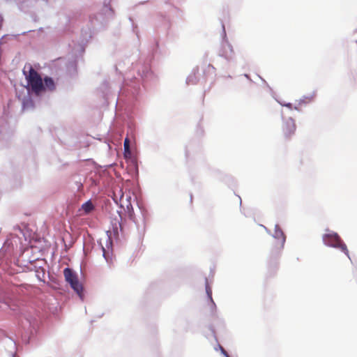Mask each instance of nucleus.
<instances>
[{
    "instance_id": "1",
    "label": "nucleus",
    "mask_w": 357,
    "mask_h": 357,
    "mask_svg": "<svg viewBox=\"0 0 357 357\" xmlns=\"http://www.w3.org/2000/svg\"><path fill=\"white\" fill-rule=\"evenodd\" d=\"M21 238L16 235L10 234L0 250L3 256H11L15 251L21 248Z\"/></svg>"
},
{
    "instance_id": "2",
    "label": "nucleus",
    "mask_w": 357,
    "mask_h": 357,
    "mask_svg": "<svg viewBox=\"0 0 357 357\" xmlns=\"http://www.w3.org/2000/svg\"><path fill=\"white\" fill-rule=\"evenodd\" d=\"M323 241L325 245L340 249L345 255L349 256V251L345 243L342 241L337 233L331 231L323 236Z\"/></svg>"
},
{
    "instance_id": "3",
    "label": "nucleus",
    "mask_w": 357,
    "mask_h": 357,
    "mask_svg": "<svg viewBox=\"0 0 357 357\" xmlns=\"http://www.w3.org/2000/svg\"><path fill=\"white\" fill-rule=\"evenodd\" d=\"M273 236L275 240L273 243V248L270 252V257L271 259H273L278 255L279 252L284 247L286 238L282 230L278 225L275 227Z\"/></svg>"
},
{
    "instance_id": "4",
    "label": "nucleus",
    "mask_w": 357,
    "mask_h": 357,
    "mask_svg": "<svg viewBox=\"0 0 357 357\" xmlns=\"http://www.w3.org/2000/svg\"><path fill=\"white\" fill-rule=\"evenodd\" d=\"M26 79L31 90L36 94H39L44 90V84L40 75L32 67H30L29 75H26Z\"/></svg>"
},
{
    "instance_id": "5",
    "label": "nucleus",
    "mask_w": 357,
    "mask_h": 357,
    "mask_svg": "<svg viewBox=\"0 0 357 357\" xmlns=\"http://www.w3.org/2000/svg\"><path fill=\"white\" fill-rule=\"evenodd\" d=\"M63 275L66 281L70 284L73 290L80 296H82L83 287L79 283L77 275L70 268L63 270Z\"/></svg>"
},
{
    "instance_id": "6",
    "label": "nucleus",
    "mask_w": 357,
    "mask_h": 357,
    "mask_svg": "<svg viewBox=\"0 0 357 357\" xmlns=\"http://www.w3.org/2000/svg\"><path fill=\"white\" fill-rule=\"evenodd\" d=\"M296 130V125L294 119L288 118L283 121L281 126V132L283 139L288 141L294 135Z\"/></svg>"
},
{
    "instance_id": "7",
    "label": "nucleus",
    "mask_w": 357,
    "mask_h": 357,
    "mask_svg": "<svg viewBox=\"0 0 357 357\" xmlns=\"http://www.w3.org/2000/svg\"><path fill=\"white\" fill-rule=\"evenodd\" d=\"M44 89L46 88L50 91H53L55 89L54 82L51 77H46L44 79Z\"/></svg>"
},
{
    "instance_id": "8",
    "label": "nucleus",
    "mask_w": 357,
    "mask_h": 357,
    "mask_svg": "<svg viewBox=\"0 0 357 357\" xmlns=\"http://www.w3.org/2000/svg\"><path fill=\"white\" fill-rule=\"evenodd\" d=\"M82 208L86 213H89L93 209V205L90 201H89L82 204Z\"/></svg>"
},
{
    "instance_id": "9",
    "label": "nucleus",
    "mask_w": 357,
    "mask_h": 357,
    "mask_svg": "<svg viewBox=\"0 0 357 357\" xmlns=\"http://www.w3.org/2000/svg\"><path fill=\"white\" fill-rule=\"evenodd\" d=\"M123 146H124V151L126 153L130 152V141H129L128 138L125 139Z\"/></svg>"
},
{
    "instance_id": "10",
    "label": "nucleus",
    "mask_w": 357,
    "mask_h": 357,
    "mask_svg": "<svg viewBox=\"0 0 357 357\" xmlns=\"http://www.w3.org/2000/svg\"><path fill=\"white\" fill-rule=\"evenodd\" d=\"M206 293H207V294H208V298H210V300H211V301H212V291H211V289H210V287H208V286L206 287Z\"/></svg>"
},
{
    "instance_id": "11",
    "label": "nucleus",
    "mask_w": 357,
    "mask_h": 357,
    "mask_svg": "<svg viewBox=\"0 0 357 357\" xmlns=\"http://www.w3.org/2000/svg\"><path fill=\"white\" fill-rule=\"evenodd\" d=\"M3 23V17L2 16L1 14H0V29L2 27Z\"/></svg>"
},
{
    "instance_id": "12",
    "label": "nucleus",
    "mask_w": 357,
    "mask_h": 357,
    "mask_svg": "<svg viewBox=\"0 0 357 357\" xmlns=\"http://www.w3.org/2000/svg\"><path fill=\"white\" fill-rule=\"evenodd\" d=\"M187 82H188V84H190V83L193 84L194 83V82L191 79V77H188Z\"/></svg>"
},
{
    "instance_id": "13",
    "label": "nucleus",
    "mask_w": 357,
    "mask_h": 357,
    "mask_svg": "<svg viewBox=\"0 0 357 357\" xmlns=\"http://www.w3.org/2000/svg\"><path fill=\"white\" fill-rule=\"evenodd\" d=\"M102 252H103V255L105 256V248L103 247H102Z\"/></svg>"
},
{
    "instance_id": "14",
    "label": "nucleus",
    "mask_w": 357,
    "mask_h": 357,
    "mask_svg": "<svg viewBox=\"0 0 357 357\" xmlns=\"http://www.w3.org/2000/svg\"><path fill=\"white\" fill-rule=\"evenodd\" d=\"M355 277H356V279L357 280V272H356Z\"/></svg>"
}]
</instances>
